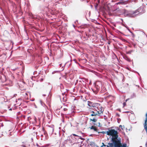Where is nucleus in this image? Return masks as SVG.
Instances as JSON below:
<instances>
[{
  "label": "nucleus",
  "mask_w": 147,
  "mask_h": 147,
  "mask_svg": "<svg viewBox=\"0 0 147 147\" xmlns=\"http://www.w3.org/2000/svg\"><path fill=\"white\" fill-rule=\"evenodd\" d=\"M72 135H73L74 136H77V137H80V138H80L82 140V138H81V137L79 136L78 135H76V134H72Z\"/></svg>",
  "instance_id": "9d476101"
},
{
  "label": "nucleus",
  "mask_w": 147,
  "mask_h": 147,
  "mask_svg": "<svg viewBox=\"0 0 147 147\" xmlns=\"http://www.w3.org/2000/svg\"><path fill=\"white\" fill-rule=\"evenodd\" d=\"M123 105L124 107L126 105V103L125 102H124L123 103Z\"/></svg>",
  "instance_id": "dca6fc26"
},
{
  "label": "nucleus",
  "mask_w": 147,
  "mask_h": 147,
  "mask_svg": "<svg viewBox=\"0 0 147 147\" xmlns=\"http://www.w3.org/2000/svg\"><path fill=\"white\" fill-rule=\"evenodd\" d=\"M90 129L93 130L95 132H97L98 131L97 129L95 126H92L90 127Z\"/></svg>",
  "instance_id": "39448f33"
},
{
  "label": "nucleus",
  "mask_w": 147,
  "mask_h": 147,
  "mask_svg": "<svg viewBox=\"0 0 147 147\" xmlns=\"http://www.w3.org/2000/svg\"><path fill=\"white\" fill-rule=\"evenodd\" d=\"M99 83V82H96V83L95 84V86H96V85H97V87H96V88L97 89V90H98V89H99V88H100V86H98V85H97V83ZM99 83H100V86H101V84H100V82H99Z\"/></svg>",
  "instance_id": "6e6552de"
},
{
  "label": "nucleus",
  "mask_w": 147,
  "mask_h": 147,
  "mask_svg": "<svg viewBox=\"0 0 147 147\" xmlns=\"http://www.w3.org/2000/svg\"><path fill=\"white\" fill-rule=\"evenodd\" d=\"M146 117H147V113H146Z\"/></svg>",
  "instance_id": "6ab92c4d"
},
{
  "label": "nucleus",
  "mask_w": 147,
  "mask_h": 147,
  "mask_svg": "<svg viewBox=\"0 0 147 147\" xmlns=\"http://www.w3.org/2000/svg\"><path fill=\"white\" fill-rule=\"evenodd\" d=\"M104 111V109H101L100 111H97L95 112L94 111H92L91 112L93 113V114H95L96 116V115H98L99 116L102 113V112Z\"/></svg>",
  "instance_id": "20e7f679"
},
{
  "label": "nucleus",
  "mask_w": 147,
  "mask_h": 147,
  "mask_svg": "<svg viewBox=\"0 0 147 147\" xmlns=\"http://www.w3.org/2000/svg\"><path fill=\"white\" fill-rule=\"evenodd\" d=\"M140 147H142V146H140Z\"/></svg>",
  "instance_id": "a878e982"
},
{
  "label": "nucleus",
  "mask_w": 147,
  "mask_h": 147,
  "mask_svg": "<svg viewBox=\"0 0 147 147\" xmlns=\"http://www.w3.org/2000/svg\"><path fill=\"white\" fill-rule=\"evenodd\" d=\"M120 127H122V126L121 125H120Z\"/></svg>",
  "instance_id": "412c9836"
},
{
  "label": "nucleus",
  "mask_w": 147,
  "mask_h": 147,
  "mask_svg": "<svg viewBox=\"0 0 147 147\" xmlns=\"http://www.w3.org/2000/svg\"><path fill=\"white\" fill-rule=\"evenodd\" d=\"M119 3H117V4H118Z\"/></svg>",
  "instance_id": "393cba45"
},
{
  "label": "nucleus",
  "mask_w": 147,
  "mask_h": 147,
  "mask_svg": "<svg viewBox=\"0 0 147 147\" xmlns=\"http://www.w3.org/2000/svg\"><path fill=\"white\" fill-rule=\"evenodd\" d=\"M66 109H64V111H65Z\"/></svg>",
  "instance_id": "aec40b11"
},
{
  "label": "nucleus",
  "mask_w": 147,
  "mask_h": 147,
  "mask_svg": "<svg viewBox=\"0 0 147 147\" xmlns=\"http://www.w3.org/2000/svg\"><path fill=\"white\" fill-rule=\"evenodd\" d=\"M127 99L126 100V101H127Z\"/></svg>",
  "instance_id": "b1692460"
},
{
  "label": "nucleus",
  "mask_w": 147,
  "mask_h": 147,
  "mask_svg": "<svg viewBox=\"0 0 147 147\" xmlns=\"http://www.w3.org/2000/svg\"><path fill=\"white\" fill-rule=\"evenodd\" d=\"M108 135L111 136V142L108 143L110 147H127L126 144L121 143V140L118 138L117 131L114 129H109Z\"/></svg>",
  "instance_id": "f257e3e1"
},
{
  "label": "nucleus",
  "mask_w": 147,
  "mask_h": 147,
  "mask_svg": "<svg viewBox=\"0 0 147 147\" xmlns=\"http://www.w3.org/2000/svg\"><path fill=\"white\" fill-rule=\"evenodd\" d=\"M146 126H147V123H146Z\"/></svg>",
  "instance_id": "4be33fe9"
},
{
  "label": "nucleus",
  "mask_w": 147,
  "mask_h": 147,
  "mask_svg": "<svg viewBox=\"0 0 147 147\" xmlns=\"http://www.w3.org/2000/svg\"><path fill=\"white\" fill-rule=\"evenodd\" d=\"M88 105L89 107V109H92V111H100L101 109H103L102 107L99 104L93 103L91 102L88 101Z\"/></svg>",
  "instance_id": "7ed1b4c3"
},
{
  "label": "nucleus",
  "mask_w": 147,
  "mask_h": 147,
  "mask_svg": "<svg viewBox=\"0 0 147 147\" xmlns=\"http://www.w3.org/2000/svg\"><path fill=\"white\" fill-rule=\"evenodd\" d=\"M145 10L142 7H140L137 10L134 11H129V17H134L137 15H140L144 12Z\"/></svg>",
  "instance_id": "f03ea898"
},
{
  "label": "nucleus",
  "mask_w": 147,
  "mask_h": 147,
  "mask_svg": "<svg viewBox=\"0 0 147 147\" xmlns=\"http://www.w3.org/2000/svg\"><path fill=\"white\" fill-rule=\"evenodd\" d=\"M145 146L146 147H147V142H146L145 144Z\"/></svg>",
  "instance_id": "f3484780"
},
{
  "label": "nucleus",
  "mask_w": 147,
  "mask_h": 147,
  "mask_svg": "<svg viewBox=\"0 0 147 147\" xmlns=\"http://www.w3.org/2000/svg\"><path fill=\"white\" fill-rule=\"evenodd\" d=\"M101 147H110L109 145H103V146H102Z\"/></svg>",
  "instance_id": "1a4fd4ad"
},
{
  "label": "nucleus",
  "mask_w": 147,
  "mask_h": 147,
  "mask_svg": "<svg viewBox=\"0 0 147 147\" xmlns=\"http://www.w3.org/2000/svg\"><path fill=\"white\" fill-rule=\"evenodd\" d=\"M136 94H135L134 93H132L130 95V98H133L134 97H136Z\"/></svg>",
  "instance_id": "423d86ee"
},
{
  "label": "nucleus",
  "mask_w": 147,
  "mask_h": 147,
  "mask_svg": "<svg viewBox=\"0 0 147 147\" xmlns=\"http://www.w3.org/2000/svg\"><path fill=\"white\" fill-rule=\"evenodd\" d=\"M40 103L42 105H42V101H41V100H40Z\"/></svg>",
  "instance_id": "2eb2a0df"
},
{
  "label": "nucleus",
  "mask_w": 147,
  "mask_h": 147,
  "mask_svg": "<svg viewBox=\"0 0 147 147\" xmlns=\"http://www.w3.org/2000/svg\"><path fill=\"white\" fill-rule=\"evenodd\" d=\"M131 114L132 116H134V115L132 113H131Z\"/></svg>",
  "instance_id": "a211bd4d"
},
{
  "label": "nucleus",
  "mask_w": 147,
  "mask_h": 147,
  "mask_svg": "<svg viewBox=\"0 0 147 147\" xmlns=\"http://www.w3.org/2000/svg\"><path fill=\"white\" fill-rule=\"evenodd\" d=\"M91 115L92 116H96V115H95V114H93L92 113V114Z\"/></svg>",
  "instance_id": "ddd939ff"
},
{
  "label": "nucleus",
  "mask_w": 147,
  "mask_h": 147,
  "mask_svg": "<svg viewBox=\"0 0 147 147\" xmlns=\"http://www.w3.org/2000/svg\"><path fill=\"white\" fill-rule=\"evenodd\" d=\"M100 133L103 134H106L107 135H108V131H102V132H98V133Z\"/></svg>",
  "instance_id": "0eeeda50"
},
{
  "label": "nucleus",
  "mask_w": 147,
  "mask_h": 147,
  "mask_svg": "<svg viewBox=\"0 0 147 147\" xmlns=\"http://www.w3.org/2000/svg\"><path fill=\"white\" fill-rule=\"evenodd\" d=\"M10 110H11V109H9Z\"/></svg>",
  "instance_id": "5701e85b"
},
{
  "label": "nucleus",
  "mask_w": 147,
  "mask_h": 147,
  "mask_svg": "<svg viewBox=\"0 0 147 147\" xmlns=\"http://www.w3.org/2000/svg\"><path fill=\"white\" fill-rule=\"evenodd\" d=\"M129 32H130V33L131 34L133 35V37H134V35L133 34L132 32L131 31H130L129 30Z\"/></svg>",
  "instance_id": "4468645a"
},
{
  "label": "nucleus",
  "mask_w": 147,
  "mask_h": 147,
  "mask_svg": "<svg viewBox=\"0 0 147 147\" xmlns=\"http://www.w3.org/2000/svg\"><path fill=\"white\" fill-rule=\"evenodd\" d=\"M146 123H147V117H146V119L145 120V122L144 125H146Z\"/></svg>",
  "instance_id": "f8f14e48"
},
{
  "label": "nucleus",
  "mask_w": 147,
  "mask_h": 147,
  "mask_svg": "<svg viewBox=\"0 0 147 147\" xmlns=\"http://www.w3.org/2000/svg\"><path fill=\"white\" fill-rule=\"evenodd\" d=\"M90 120L91 121H93L94 122H96V121H97V120L96 119H90Z\"/></svg>",
  "instance_id": "9b49d317"
}]
</instances>
